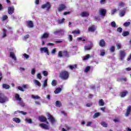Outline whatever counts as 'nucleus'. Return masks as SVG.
Returning a JSON list of instances; mask_svg holds the SVG:
<instances>
[{
  "label": "nucleus",
  "instance_id": "obj_58",
  "mask_svg": "<svg viewBox=\"0 0 131 131\" xmlns=\"http://www.w3.org/2000/svg\"><path fill=\"white\" fill-rule=\"evenodd\" d=\"M19 105L20 106H21V107H25V103H24V102L21 101L20 103H19Z\"/></svg>",
  "mask_w": 131,
  "mask_h": 131
},
{
  "label": "nucleus",
  "instance_id": "obj_49",
  "mask_svg": "<svg viewBox=\"0 0 131 131\" xmlns=\"http://www.w3.org/2000/svg\"><path fill=\"white\" fill-rule=\"evenodd\" d=\"M117 31L118 32H119V33H121L122 32V28L121 27H119L117 29Z\"/></svg>",
  "mask_w": 131,
  "mask_h": 131
},
{
  "label": "nucleus",
  "instance_id": "obj_7",
  "mask_svg": "<svg viewBox=\"0 0 131 131\" xmlns=\"http://www.w3.org/2000/svg\"><path fill=\"white\" fill-rule=\"evenodd\" d=\"M51 3L50 2H47L46 4H43L41 6L42 9H45V8H47V11H50V9H51Z\"/></svg>",
  "mask_w": 131,
  "mask_h": 131
},
{
  "label": "nucleus",
  "instance_id": "obj_36",
  "mask_svg": "<svg viewBox=\"0 0 131 131\" xmlns=\"http://www.w3.org/2000/svg\"><path fill=\"white\" fill-rule=\"evenodd\" d=\"M3 38L6 37V36H7V30H6V29H3Z\"/></svg>",
  "mask_w": 131,
  "mask_h": 131
},
{
  "label": "nucleus",
  "instance_id": "obj_39",
  "mask_svg": "<svg viewBox=\"0 0 131 131\" xmlns=\"http://www.w3.org/2000/svg\"><path fill=\"white\" fill-rule=\"evenodd\" d=\"M101 124L102 126H103V127H107V126H108V124H107L106 122H102L101 123Z\"/></svg>",
  "mask_w": 131,
  "mask_h": 131
},
{
  "label": "nucleus",
  "instance_id": "obj_11",
  "mask_svg": "<svg viewBox=\"0 0 131 131\" xmlns=\"http://www.w3.org/2000/svg\"><path fill=\"white\" fill-rule=\"evenodd\" d=\"M99 47L101 48H104V47H106V42H105V40L103 39H101L99 42Z\"/></svg>",
  "mask_w": 131,
  "mask_h": 131
},
{
  "label": "nucleus",
  "instance_id": "obj_16",
  "mask_svg": "<svg viewBox=\"0 0 131 131\" xmlns=\"http://www.w3.org/2000/svg\"><path fill=\"white\" fill-rule=\"evenodd\" d=\"M39 126H40V127H41L42 128H43L44 129H49V128L48 125H47L45 123H40L39 124Z\"/></svg>",
  "mask_w": 131,
  "mask_h": 131
},
{
  "label": "nucleus",
  "instance_id": "obj_23",
  "mask_svg": "<svg viewBox=\"0 0 131 131\" xmlns=\"http://www.w3.org/2000/svg\"><path fill=\"white\" fill-rule=\"evenodd\" d=\"M49 33H44L43 35L41 36V38H48V37H49Z\"/></svg>",
  "mask_w": 131,
  "mask_h": 131
},
{
  "label": "nucleus",
  "instance_id": "obj_37",
  "mask_svg": "<svg viewBox=\"0 0 131 131\" xmlns=\"http://www.w3.org/2000/svg\"><path fill=\"white\" fill-rule=\"evenodd\" d=\"M51 83L53 86H56L57 85V81L56 80H53Z\"/></svg>",
  "mask_w": 131,
  "mask_h": 131
},
{
  "label": "nucleus",
  "instance_id": "obj_38",
  "mask_svg": "<svg viewBox=\"0 0 131 131\" xmlns=\"http://www.w3.org/2000/svg\"><path fill=\"white\" fill-rule=\"evenodd\" d=\"M42 86H43L44 88H46V86H48V79H46L44 81Z\"/></svg>",
  "mask_w": 131,
  "mask_h": 131
},
{
  "label": "nucleus",
  "instance_id": "obj_31",
  "mask_svg": "<svg viewBox=\"0 0 131 131\" xmlns=\"http://www.w3.org/2000/svg\"><path fill=\"white\" fill-rule=\"evenodd\" d=\"M90 70H91V67L90 66H87L85 69L84 70V72H85V73H88V72H89V71H90Z\"/></svg>",
  "mask_w": 131,
  "mask_h": 131
},
{
  "label": "nucleus",
  "instance_id": "obj_5",
  "mask_svg": "<svg viewBox=\"0 0 131 131\" xmlns=\"http://www.w3.org/2000/svg\"><path fill=\"white\" fill-rule=\"evenodd\" d=\"M67 8V7H66V5H65V4H61L59 5L57 11L58 12H62V11L66 10Z\"/></svg>",
  "mask_w": 131,
  "mask_h": 131
},
{
  "label": "nucleus",
  "instance_id": "obj_55",
  "mask_svg": "<svg viewBox=\"0 0 131 131\" xmlns=\"http://www.w3.org/2000/svg\"><path fill=\"white\" fill-rule=\"evenodd\" d=\"M100 4L101 5H104L106 4V0H100Z\"/></svg>",
  "mask_w": 131,
  "mask_h": 131
},
{
  "label": "nucleus",
  "instance_id": "obj_50",
  "mask_svg": "<svg viewBox=\"0 0 131 131\" xmlns=\"http://www.w3.org/2000/svg\"><path fill=\"white\" fill-rule=\"evenodd\" d=\"M100 115V113H96L94 115V118H97V117H99Z\"/></svg>",
  "mask_w": 131,
  "mask_h": 131
},
{
  "label": "nucleus",
  "instance_id": "obj_33",
  "mask_svg": "<svg viewBox=\"0 0 131 131\" xmlns=\"http://www.w3.org/2000/svg\"><path fill=\"white\" fill-rule=\"evenodd\" d=\"M116 46L117 47V50H120V49H121V47H122L121 43H117L116 44Z\"/></svg>",
  "mask_w": 131,
  "mask_h": 131
},
{
  "label": "nucleus",
  "instance_id": "obj_47",
  "mask_svg": "<svg viewBox=\"0 0 131 131\" xmlns=\"http://www.w3.org/2000/svg\"><path fill=\"white\" fill-rule=\"evenodd\" d=\"M42 74L44 76H47V75H49V73L47 71H43Z\"/></svg>",
  "mask_w": 131,
  "mask_h": 131
},
{
  "label": "nucleus",
  "instance_id": "obj_22",
  "mask_svg": "<svg viewBox=\"0 0 131 131\" xmlns=\"http://www.w3.org/2000/svg\"><path fill=\"white\" fill-rule=\"evenodd\" d=\"M68 67L69 68H70V69H71V70H73V69H75V68L77 67V64L70 65L68 66Z\"/></svg>",
  "mask_w": 131,
  "mask_h": 131
},
{
  "label": "nucleus",
  "instance_id": "obj_30",
  "mask_svg": "<svg viewBox=\"0 0 131 131\" xmlns=\"http://www.w3.org/2000/svg\"><path fill=\"white\" fill-rule=\"evenodd\" d=\"M3 89H5V90H9L10 89V85L7 84H3Z\"/></svg>",
  "mask_w": 131,
  "mask_h": 131
},
{
  "label": "nucleus",
  "instance_id": "obj_4",
  "mask_svg": "<svg viewBox=\"0 0 131 131\" xmlns=\"http://www.w3.org/2000/svg\"><path fill=\"white\" fill-rule=\"evenodd\" d=\"M126 56V53L125 50L119 51V57H120V60L121 61H122V60H123V59L125 58Z\"/></svg>",
  "mask_w": 131,
  "mask_h": 131
},
{
  "label": "nucleus",
  "instance_id": "obj_1",
  "mask_svg": "<svg viewBox=\"0 0 131 131\" xmlns=\"http://www.w3.org/2000/svg\"><path fill=\"white\" fill-rule=\"evenodd\" d=\"M59 77L62 80H67L69 78V72L66 71H62L59 74Z\"/></svg>",
  "mask_w": 131,
  "mask_h": 131
},
{
  "label": "nucleus",
  "instance_id": "obj_8",
  "mask_svg": "<svg viewBox=\"0 0 131 131\" xmlns=\"http://www.w3.org/2000/svg\"><path fill=\"white\" fill-rule=\"evenodd\" d=\"M14 12H15V8L14 6H10L8 8V13L9 15L14 14Z\"/></svg>",
  "mask_w": 131,
  "mask_h": 131
},
{
  "label": "nucleus",
  "instance_id": "obj_48",
  "mask_svg": "<svg viewBox=\"0 0 131 131\" xmlns=\"http://www.w3.org/2000/svg\"><path fill=\"white\" fill-rule=\"evenodd\" d=\"M68 39L70 41H72V40H73L72 35H69Z\"/></svg>",
  "mask_w": 131,
  "mask_h": 131
},
{
  "label": "nucleus",
  "instance_id": "obj_28",
  "mask_svg": "<svg viewBox=\"0 0 131 131\" xmlns=\"http://www.w3.org/2000/svg\"><path fill=\"white\" fill-rule=\"evenodd\" d=\"M21 113V114H23V115H26V114H27V112H24L22 111H17L16 112H15V114H16V113Z\"/></svg>",
  "mask_w": 131,
  "mask_h": 131
},
{
  "label": "nucleus",
  "instance_id": "obj_20",
  "mask_svg": "<svg viewBox=\"0 0 131 131\" xmlns=\"http://www.w3.org/2000/svg\"><path fill=\"white\" fill-rule=\"evenodd\" d=\"M98 105L99 106H104L105 105V102H104V100L102 99L99 100Z\"/></svg>",
  "mask_w": 131,
  "mask_h": 131
},
{
  "label": "nucleus",
  "instance_id": "obj_45",
  "mask_svg": "<svg viewBox=\"0 0 131 131\" xmlns=\"http://www.w3.org/2000/svg\"><path fill=\"white\" fill-rule=\"evenodd\" d=\"M111 26L113 27V28H115L116 27V23H115V21H112L111 23Z\"/></svg>",
  "mask_w": 131,
  "mask_h": 131
},
{
  "label": "nucleus",
  "instance_id": "obj_46",
  "mask_svg": "<svg viewBox=\"0 0 131 131\" xmlns=\"http://www.w3.org/2000/svg\"><path fill=\"white\" fill-rule=\"evenodd\" d=\"M35 84H36V85H38V86H40V82L38 81L37 80H34Z\"/></svg>",
  "mask_w": 131,
  "mask_h": 131
},
{
  "label": "nucleus",
  "instance_id": "obj_17",
  "mask_svg": "<svg viewBox=\"0 0 131 131\" xmlns=\"http://www.w3.org/2000/svg\"><path fill=\"white\" fill-rule=\"evenodd\" d=\"M10 58H12L14 61H16L17 60V58L16 57V56H15V53L14 52H10Z\"/></svg>",
  "mask_w": 131,
  "mask_h": 131
},
{
  "label": "nucleus",
  "instance_id": "obj_42",
  "mask_svg": "<svg viewBox=\"0 0 131 131\" xmlns=\"http://www.w3.org/2000/svg\"><path fill=\"white\" fill-rule=\"evenodd\" d=\"M90 57H91V55H90V54H87L84 57L83 60H88Z\"/></svg>",
  "mask_w": 131,
  "mask_h": 131
},
{
  "label": "nucleus",
  "instance_id": "obj_56",
  "mask_svg": "<svg viewBox=\"0 0 131 131\" xmlns=\"http://www.w3.org/2000/svg\"><path fill=\"white\" fill-rule=\"evenodd\" d=\"M60 32H62V30H58L56 31H54V34H58V33H60Z\"/></svg>",
  "mask_w": 131,
  "mask_h": 131
},
{
  "label": "nucleus",
  "instance_id": "obj_10",
  "mask_svg": "<svg viewBox=\"0 0 131 131\" xmlns=\"http://www.w3.org/2000/svg\"><path fill=\"white\" fill-rule=\"evenodd\" d=\"M40 51L41 53H46L47 55H50V53L49 52V50H48V48L47 47H42L40 49Z\"/></svg>",
  "mask_w": 131,
  "mask_h": 131
},
{
  "label": "nucleus",
  "instance_id": "obj_41",
  "mask_svg": "<svg viewBox=\"0 0 131 131\" xmlns=\"http://www.w3.org/2000/svg\"><path fill=\"white\" fill-rule=\"evenodd\" d=\"M110 50L112 53H114L115 52V47L112 46Z\"/></svg>",
  "mask_w": 131,
  "mask_h": 131
},
{
  "label": "nucleus",
  "instance_id": "obj_32",
  "mask_svg": "<svg viewBox=\"0 0 131 131\" xmlns=\"http://www.w3.org/2000/svg\"><path fill=\"white\" fill-rule=\"evenodd\" d=\"M73 34H79L80 33V31L79 30H74L72 32Z\"/></svg>",
  "mask_w": 131,
  "mask_h": 131
},
{
  "label": "nucleus",
  "instance_id": "obj_61",
  "mask_svg": "<svg viewBox=\"0 0 131 131\" xmlns=\"http://www.w3.org/2000/svg\"><path fill=\"white\" fill-rule=\"evenodd\" d=\"M18 89L19 90V91H20L21 92H24V91H25L24 89H23V88H22V87L20 86L18 87Z\"/></svg>",
  "mask_w": 131,
  "mask_h": 131
},
{
  "label": "nucleus",
  "instance_id": "obj_62",
  "mask_svg": "<svg viewBox=\"0 0 131 131\" xmlns=\"http://www.w3.org/2000/svg\"><path fill=\"white\" fill-rule=\"evenodd\" d=\"M92 105H93V103H92V102L89 103H87L86 104V107H91V106H92Z\"/></svg>",
  "mask_w": 131,
  "mask_h": 131
},
{
  "label": "nucleus",
  "instance_id": "obj_24",
  "mask_svg": "<svg viewBox=\"0 0 131 131\" xmlns=\"http://www.w3.org/2000/svg\"><path fill=\"white\" fill-rule=\"evenodd\" d=\"M13 121H14V122H16V123H20V122H21V120H20V119L18 118H14L13 119Z\"/></svg>",
  "mask_w": 131,
  "mask_h": 131
},
{
  "label": "nucleus",
  "instance_id": "obj_6",
  "mask_svg": "<svg viewBox=\"0 0 131 131\" xmlns=\"http://www.w3.org/2000/svg\"><path fill=\"white\" fill-rule=\"evenodd\" d=\"M38 118L39 120H40L41 122H46L47 124H49V121H48L47 117H46L45 116H40V117H39Z\"/></svg>",
  "mask_w": 131,
  "mask_h": 131
},
{
  "label": "nucleus",
  "instance_id": "obj_34",
  "mask_svg": "<svg viewBox=\"0 0 131 131\" xmlns=\"http://www.w3.org/2000/svg\"><path fill=\"white\" fill-rule=\"evenodd\" d=\"M64 21H65V18H63L61 19H59L58 20V24H63V23H64Z\"/></svg>",
  "mask_w": 131,
  "mask_h": 131
},
{
  "label": "nucleus",
  "instance_id": "obj_12",
  "mask_svg": "<svg viewBox=\"0 0 131 131\" xmlns=\"http://www.w3.org/2000/svg\"><path fill=\"white\" fill-rule=\"evenodd\" d=\"M96 29L97 28H96V26L93 25L88 28V31L89 32H95Z\"/></svg>",
  "mask_w": 131,
  "mask_h": 131
},
{
  "label": "nucleus",
  "instance_id": "obj_29",
  "mask_svg": "<svg viewBox=\"0 0 131 131\" xmlns=\"http://www.w3.org/2000/svg\"><path fill=\"white\" fill-rule=\"evenodd\" d=\"M122 36H127V35H129V32L128 31H124L122 33Z\"/></svg>",
  "mask_w": 131,
  "mask_h": 131
},
{
  "label": "nucleus",
  "instance_id": "obj_26",
  "mask_svg": "<svg viewBox=\"0 0 131 131\" xmlns=\"http://www.w3.org/2000/svg\"><path fill=\"white\" fill-rule=\"evenodd\" d=\"M55 104H56V107H61V106H62V103H61V101H56L55 102Z\"/></svg>",
  "mask_w": 131,
  "mask_h": 131
},
{
  "label": "nucleus",
  "instance_id": "obj_19",
  "mask_svg": "<svg viewBox=\"0 0 131 131\" xmlns=\"http://www.w3.org/2000/svg\"><path fill=\"white\" fill-rule=\"evenodd\" d=\"M15 98L16 101H19V102H21V101H22V98H20V95L18 94H15Z\"/></svg>",
  "mask_w": 131,
  "mask_h": 131
},
{
  "label": "nucleus",
  "instance_id": "obj_25",
  "mask_svg": "<svg viewBox=\"0 0 131 131\" xmlns=\"http://www.w3.org/2000/svg\"><path fill=\"white\" fill-rule=\"evenodd\" d=\"M125 15V10H122L120 11L119 16L120 17H123Z\"/></svg>",
  "mask_w": 131,
  "mask_h": 131
},
{
  "label": "nucleus",
  "instance_id": "obj_13",
  "mask_svg": "<svg viewBox=\"0 0 131 131\" xmlns=\"http://www.w3.org/2000/svg\"><path fill=\"white\" fill-rule=\"evenodd\" d=\"M130 113H131V105H129L127 107L126 112V113L125 114V116L127 117V116H128L130 114Z\"/></svg>",
  "mask_w": 131,
  "mask_h": 131
},
{
  "label": "nucleus",
  "instance_id": "obj_15",
  "mask_svg": "<svg viewBox=\"0 0 131 131\" xmlns=\"http://www.w3.org/2000/svg\"><path fill=\"white\" fill-rule=\"evenodd\" d=\"M100 15L103 17L106 16V13H107V10L106 9H101L99 11Z\"/></svg>",
  "mask_w": 131,
  "mask_h": 131
},
{
  "label": "nucleus",
  "instance_id": "obj_14",
  "mask_svg": "<svg viewBox=\"0 0 131 131\" xmlns=\"http://www.w3.org/2000/svg\"><path fill=\"white\" fill-rule=\"evenodd\" d=\"M27 25H28L29 28H33L34 27L33 21H32V20H29L27 21Z\"/></svg>",
  "mask_w": 131,
  "mask_h": 131
},
{
  "label": "nucleus",
  "instance_id": "obj_52",
  "mask_svg": "<svg viewBox=\"0 0 131 131\" xmlns=\"http://www.w3.org/2000/svg\"><path fill=\"white\" fill-rule=\"evenodd\" d=\"M25 120L28 123H30V124L32 123V120L31 119H26Z\"/></svg>",
  "mask_w": 131,
  "mask_h": 131
},
{
  "label": "nucleus",
  "instance_id": "obj_53",
  "mask_svg": "<svg viewBox=\"0 0 131 131\" xmlns=\"http://www.w3.org/2000/svg\"><path fill=\"white\" fill-rule=\"evenodd\" d=\"M37 77L38 79H41L42 77H41V75L40 74V73H38L37 74Z\"/></svg>",
  "mask_w": 131,
  "mask_h": 131
},
{
  "label": "nucleus",
  "instance_id": "obj_9",
  "mask_svg": "<svg viewBox=\"0 0 131 131\" xmlns=\"http://www.w3.org/2000/svg\"><path fill=\"white\" fill-rule=\"evenodd\" d=\"M128 94V91L124 90L120 93V97H121V98H124L125 97H126V96H127Z\"/></svg>",
  "mask_w": 131,
  "mask_h": 131
},
{
  "label": "nucleus",
  "instance_id": "obj_54",
  "mask_svg": "<svg viewBox=\"0 0 131 131\" xmlns=\"http://www.w3.org/2000/svg\"><path fill=\"white\" fill-rule=\"evenodd\" d=\"M31 72L32 75H34L35 74V69H32Z\"/></svg>",
  "mask_w": 131,
  "mask_h": 131
},
{
  "label": "nucleus",
  "instance_id": "obj_18",
  "mask_svg": "<svg viewBox=\"0 0 131 131\" xmlns=\"http://www.w3.org/2000/svg\"><path fill=\"white\" fill-rule=\"evenodd\" d=\"M81 17H89L90 14L87 12H82L81 13Z\"/></svg>",
  "mask_w": 131,
  "mask_h": 131
},
{
  "label": "nucleus",
  "instance_id": "obj_21",
  "mask_svg": "<svg viewBox=\"0 0 131 131\" xmlns=\"http://www.w3.org/2000/svg\"><path fill=\"white\" fill-rule=\"evenodd\" d=\"M63 54L64 57H66L67 58H69L70 57V55H69V52L67 51H63Z\"/></svg>",
  "mask_w": 131,
  "mask_h": 131
},
{
  "label": "nucleus",
  "instance_id": "obj_44",
  "mask_svg": "<svg viewBox=\"0 0 131 131\" xmlns=\"http://www.w3.org/2000/svg\"><path fill=\"white\" fill-rule=\"evenodd\" d=\"M130 25V22L128 21V22H126L125 23H124L123 26L125 27H127V26H129Z\"/></svg>",
  "mask_w": 131,
  "mask_h": 131
},
{
  "label": "nucleus",
  "instance_id": "obj_40",
  "mask_svg": "<svg viewBox=\"0 0 131 131\" xmlns=\"http://www.w3.org/2000/svg\"><path fill=\"white\" fill-rule=\"evenodd\" d=\"M92 49V46H85L84 50L85 51H90V50Z\"/></svg>",
  "mask_w": 131,
  "mask_h": 131
},
{
  "label": "nucleus",
  "instance_id": "obj_57",
  "mask_svg": "<svg viewBox=\"0 0 131 131\" xmlns=\"http://www.w3.org/2000/svg\"><path fill=\"white\" fill-rule=\"evenodd\" d=\"M119 7H124V3H123V2H120L119 3Z\"/></svg>",
  "mask_w": 131,
  "mask_h": 131
},
{
  "label": "nucleus",
  "instance_id": "obj_27",
  "mask_svg": "<svg viewBox=\"0 0 131 131\" xmlns=\"http://www.w3.org/2000/svg\"><path fill=\"white\" fill-rule=\"evenodd\" d=\"M62 91V89L58 88L57 89H56L55 91H54V93L56 94V95L57 94H59V93H60V92Z\"/></svg>",
  "mask_w": 131,
  "mask_h": 131
},
{
  "label": "nucleus",
  "instance_id": "obj_3",
  "mask_svg": "<svg viewBox=\"0 0 131 131\" xmlns=\"http://www.w3.org/2000/svg\"><path fill=\"white\" fill-rule=\"evenodd\" d=\"M47 115L48 119L50 120L51 124H54V123L56 122V119H55V118H54V117H53V116H52V115H51V114L49 113H47Z\"/></svg>",
  "mask_w": 131,
  "mask_h": 131
},
{
  "label": "nucleus",
  "instance_id": "obj_51",
  "mask_svg": "<svg viewBox=\"0 0 131 131\" xmlns=\"http://www.w3.org/2000/svg\"><path fill=\"white\" fill-rule=\"evenodd\" d=\"M8 19V15H4L2 17V21H5Z\"/></svg>",
  "mask_w": 131,
  "mask_h": 131
},
{
  "label": "nucleus",
  "instance_id": "obj_59",
  "mask_svg": "<svg viewBox=\"0 0 131 131\" xmlns=\"http://www.w3.org/2000/svg\"><path fill=\"white\" fill-rule=\"evenodd\" d=\"M56 48H54L52 50L51 54H55L56 53Z\"/></svg>",
  "mask_w": 131,
  "mask_h": 131
},
{
  "label": "nucleus",
  "instance_id": "obj_60",
  "mask_svg": "<svg viewBox=\"0 0 131 131\" xmlns=\"http://www.w3.org/2000/svg\"><path fill=\"white\" fill-rule=\"evenodd\" d=\"M105 54H106V53L105 52V51L104 50L101 51V53H100V55L101 56H105Z\"/></svg>",
  "mask_w": 131,
  "mask_h": 131
},
{
  "label": "nucleus",
  "instance_id": "obj_43",
  "mask_svg": "<svg viewBox=\"0 0 131 131\" xmlns=\"http://www.w3.org/2000/svg\"><path fill=\"white\" fill-rule=\"evenodd\" d=\"M58 57H59V58H62L63 57V52L59 51L58 54Z\"/></svg>",
  "mask_w": 131,
  "mask_h": 131
},
{
  "label": "nucleus",
  "instance_id": "obj_35",
  "mask_svg": "<svg viewBox=\"0 0 131 131\" xmlns=\"http://www.w3.org/2000/svg\"><path fill=\"white\" fill-rule=\"evenodd\" d=\"M32 98L33 99H34L35 100H38V99H40V97H39L38 96H35L34 95H32Z\"/></svg>",
  "mask_w": 131,
  "mask_h": 131
},
{
  "label": "nucleus",
  "instance_id": "obj_2",
  "mask_svg": "<svg viewBox=\"0 0 131 131\" xmlns=\"http://www.w3.org/2000/svg\"><path fill=\"white\" fill-rule=\"evenodd\" d=\"M8 101H9L8 97L4 93H0V103L4 104L6 102H8Z\"/></svg>",
  "mask_w": 131,
  "mask_h": 131
},
{
  "label": "nucleus",
  "instance_id": "obj_64",
  "mask_svg": "<svg viewBox=\"0 0 131 131\" xmlns=\"http://www.w3.org/2000/svg\"><path fill=\"white\" fill-rule=\"evenodd\" d=\"M24 56L25 58H26V59H28L29 58V55H28V54H27L26 53H25Z\"/></svg>",
  "mask_w": 131,
  "mask_h": 131
},
{
  "label": "nucleus",
  "instance_id": "obj_63",
  "mask_svg": "<svg viewBox=\"0 0 131 131\" xmlns=\"http://www.w3.org/2000/svg\"><path fill=\"white\" fill-rule=\"evenodd\" d=\"M120 80H123L124 81H126L127 79L126 78L124 77H121L120 78Z\"/></svg>",
  "mask_w": 131,
  "mask_h": 131
}]
</instances>
